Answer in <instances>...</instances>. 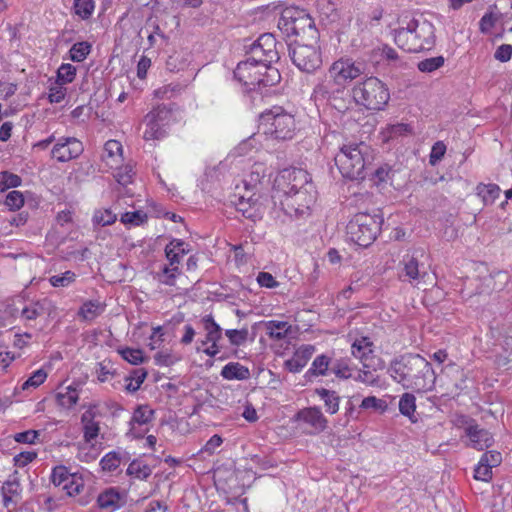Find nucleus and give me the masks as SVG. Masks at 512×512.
<instances>
[{
  "label": "nucleus",
  "mask_w": 512,
  "mask_h": 512,
  "mask_svg": "<svg viewBox=\"0 0 512 512\" xmlns=\"http://www.w3.org/2000/svg\"><path fill=\"white\" fill-rule=\"evenodd\" d=\"M235 78L249 89L256 86H272L280 79L278 70L272 66L259 63L251 57L238 63L235 71Z\"/></svg>",
  "instance_id": "obj_8"
},
{
  "label": "nucleus",
  "mask_w": 512,
  "mask_h": 512,
  "mask_svg": "<svg viewBox=\"0 0 512 512\" xmlns=\"http://www.w3.org/2000/svg\"><path fill=\"white\" fill-rule=\"evenodd\" d=\"M47 378V373L44 369H38L32 373V375L22 384V390H28L30 388H37Z\"/></svg>",
  "instance_id": "obj_51"
},
{
  "label": "nucleus",
  "mask_w": 512,
  "mask_h": 512,
  "mask_svg": "<svg viewBox=\"0 0 512 512\" xmlns=\"http://www.w3.org/2000/svg\"><path fill=\"white\" fill-rule=\"evenodd\" d=\"M78 399V390L72 386L60 387L55 394L56 403L63 409L72 408L76 405Z\"/></svg>",
  "instance_id": "obj_29"
},
{
  "label": "nucleus",
  "mask_w": 512,
  "mask_h": 512,
  "mask_svg": "<svg viewBox=\"0 0 512 512\" xmlns=\"http://www.w3.org/2000/svg\"><path fill=\"white\" fill-rule=\"evenodd\" d=\"M147 219L146 213L141 210L126 212L121 216V222L126 225L139 226Z\"/></svg>",
  "instance_id": "obj_52"
},
{
  "label": "nucleus",
  "mask_w": 512,
  "mask_h": 512,
  "mask_svg": "<svg viewBox=\"0 0 512 512\" xmlns=\"http://www.w3.org/2000/svg\"><path fill=\"white\" fill-rule=\"evenodd\" d=\"M321 400L324 401L325 409L330 414H335L339 410L340 397L335 391L319 389L316 391Z\"/></svg>",
  "instance_id": "obj_36"
},
{
  "label": "nucleus",
  "mask_w": 512,
  "mask_h": 512,
  "mask_svg": "<svg viewBox=\"0 0 512 512\" xmlns=\"http://www.w3.org/2000/svg\"><path fill=\"white\" fill-rule=\"evenodd\" d=\"M444 62V57L437 56L420 61L417 67L421 72L432 73L437 69L441 68L444 65Z\"/></svg>",
  "instance_id": "obj_46"
},
{
  "label": "nucleus",
  "mask_w": 512,
  "mask_h": 512,
  "mask_svg": "<svg viewBox=\"0 0 512 512\" xmlns=\"http://www.w3.org/2000/svg\"><path fill=\"white\" fill-rule=\"evenodd\" d=\"M154 360L157 365L169 366L176 361V358L169 350L166 349L157 352L154 356Z\"/></svg>",
  "instance_id": "obj_64"
},
{
  "label": "nucleus",
  "mask_w": 512,
  "mask_h": 512,
  "mask_svg": "<svg viewBox=\"0 0 512 512\" xmlns=\"http://www.w3.org/2000/svg\"><path fill=\"white\" fill-rule=\"evenodd\" d=\"M314 352V346L302 345L295 351L290 359L285 361V368L292 373L300 372L306 366Z\"/></svg>",
  "instance_id": "obj_25"
},
{
  "label": "nucleus",
  "mask_w": 512,
  "mask_h": 512,
  "mask_svg": "<svg viewBox=\"0 0 512 512\" xmlns=\"http://www.w3.org/2000/svg\"><path fill=\"white\" fill-rule=\"evenodd\" d=\"M114 178L121 185H127L132 182L134 176L133 166L131 164L119 165L114 168Z\"/></svg>",
  "instance_id": "obj_42"
},
{
  "label": "nucleus",
  "mask_w": 512,
  "mask_h": 512,
  "mask_svg": "<svg viewBox=\"0 0 512 512\" xmlns=\"http://www.w3.org/2000/svg\"><path fill=\"white\" fill-rule=\"evenodd\" d=\"M121 463L119 455L115 452H109L100 461V465L104 471L112 472L116 470Z\"/></svg>",
  "instance_id": "obj_55"
},
{
  "label": "nucleus",
  "mask_w": 512,
  "mask_h": 512,
  "mask_svg": "<svg viewBox=\"0 0 512 512\" xmlns=\"http://www.w3.org/2000/svg\"><path fill=\"white\" fill-rule=\"evenodd\" d=\"M226 336L228 337L230 343L232 345H241L243 344L248 336V331L246 329L237 330V329H230L226 330Z\"/></svg>",
  "instance_id": "obj_62"
},
{
  "label": "nucleus",
  "mask_w": 512,
  "mask_h": 512,
  "mask_svg": "<svg viewBox=\"0 0 512 512\" xmlns=\"http://www.w3.org/2000/svg\"><path fill=\"white\" fill-rule=\"evenodd\" d=\"M355 102L370 110H381L388 103L390 95L385 85L376 77H368L352 89Z\"/></svg>",
  "instance_id": "obj_10"
},
{
  "label": "nucleus",
  "mask_w": 512,
  "mask_h": 512,
  "mask_svg": "<svg viewBox=\"0 0 512 512\" xmlns=\"http://www.w3.org/2000/svg\"><path fill=\"white\" fill-rule=\"evenodd\" d=\"M383 218L378 214L357 213L347 224L348 238L359 246L367 247L380 232Z\"/></svg>",
  "instance_id": "obj_9"
},
{
  "label": "nucleus",
  "mask_w": 512,
  "mask_h": 512,
  "mask_svg": "<svg viewBox=\"0 0 512 512\" xmlns=\"http://www.w3.org/2000/svg\"><path fill=\"white\" fill-rule=\"evenodd\" d=\"M313 43L304 44L295 42L289 48V55L292 62L304 72L311 73L322 65V57L317 40Z\"/></svg>",
  "instance_id": "obj_13"
},
{
  "label": "nucleus",
  "mask_w": 512,
  "mask_h": 512,
  "mask_svg": "<svg viewBox=\"0 0 512 512\" xmlns=\"http://www.w3.org/2000/svg\"><path fill=\"white\" fill-rule=\"evenodd\" d=\"M278 27L287 35L307 36L311 40L318 39V31L311 16L298 7H286L282 10Z\"/></svg>",
  "instance_id": "obj_11"
},
{
  "label": "nucleus",
  "mask_w": 512,
  "mask_h": 512,
  "mask_svg": "<svg viewBox=\"0 0 512 512\" xmlns=\"http://www.w3.org/2000/svg\"><path fill=\"white\" fill-rule=\"evenodd\" d=\"M446 152V145L442 141H437L433 144L430 156H429V162L431 165H436L444 156Z\"/></svg>",
  "instance_id": "obj_61"
},
{
  "label": "nucleus",
  "mask_w": 512,
  "mask_h": 512,
  "mask_svg": "<svg viewBox=\"0 0 512 512\" xmlns=\"http://www.w3.org/2000/svg\"><path fill=\"white\" fill-rule=\"evenodd\" d=\"M84 487V480L81 475L77 473L70 474L67 476L66 482L61 488L66 491L69 496L78 495Z\"/></svg>",
  "instance_id": "obj_39"
},
{
  "label": "nucleus",
  "mask_w": 512,
  "mask_h": 512,
  "mask_svg": "<svg viewBox=\"0 0 512 512\" xmlns=\"http://www.w3.org/2000/svg\"><path fill=\"white\" fill-rule=\"evenodd\" d=\"M396 45L407 52L430 50L435 42V29L425 19H410L394 31Z\"/></svg>",
  "instance_id": "obj_4"
},
{
  "label": "nucleus",
  "mask_w": 512,
  "mask_h": 512,
  "mask_svg": "<svg viewBox=\"0 0 512 512\" xmlns=\"http://www.w3.org/2000/svg\"><path fill=\"white\" fill-rule=\"evenodd\" d=\"M360 407L362 409H373V410L385 411L387 408V405H386L385 401L382 399H379L375 396H368L362 400Z\"/></svg>",
  "instance_id": "obj_60"
},
{
  "label": "nucleus",
  "mask_w": 512,
  "mask_h": 512,
  "mask_svg": "<svg viewBox=\"0 0 512 512\" xmlns=\"http://www.w3.org/2000/svg\"><path fill=\"white\" fill-rule=\"evenodd\" d=\"M290 329L291 325L286 321L272 320L266 323L267 335L277 340L285 338Z\"/></svg>",
  "instance_id": "obj_37"
},
{
  "label": "nucleus",
  "mask_w": 512,
  "mask_h": 512,
  "mask_svg": "<svg viewBox=\"0 0 512 512\" xmlns=\"http://www.w3.org/2000/svg\"><path fill=\"white\" fill-rule=\"evenodd\" d=\"M189 250L185 248V243L181 240H172L166 247H165V254L166 258L168 260V265H166V268H175L176 270L179 269V265L181 262V258L188 253Z\"/></svg>",
  "instance_id": "obj_27"
},
{
  "label": "nucleus",
  "mask_w": 512,
  "mask_h": 512,
  "mask_svg": "<svg viewBox=\"0 0 512 512\" xmlns=\"http://www.w3.org/2000/svg\"><path fill=\"white\" fill-rule=\"evenodd\" d=\"M364 71L365 65L362 62L342 57L330 65L325 78L315 86L314 94L316 97L330 98L334 93L343 91L349 83L361 76Z\"/></svg>",
  "instance_id": "obj_3"
},
{
  "label": "nucleus",
  "mask_w": 512,
  "mask_h": 512,
  "mask_svg": "<svg viewBox=\"0 0 512 512\" xmlns=\"http://www.w3.org/2000/svg\"><path fill=\"white\" fill-rule=\"evenodd\" d=\"M352 355L361 363L380 359L373 354V342L368 337H360L351 344Z\"/></svg>",
  "instance_id": "obj_26"
},
{
  "label": "nucleus",
  "mask_w": 512,
  "mask_h": 512,
  "mask_svg": "<svg viewBox=\"0 0 512 512\" xmlns=\"http://www.w3.org/2000/svg\"><path fill=\"white\" fill-rule=\"evenodd\" d=\"M105 311V305L97 300L86 301L78 311V316L85 321H92Z\"/></svg>",
  "instance_id": "obj_31"
},
{
  "label": "nucleus",
  "mask_w": 512,
  "mask_h": 512,
  "mask_svg": "<svg viewBox=\"0 0 512 512\" xmlns=\"http://www.w3.org/2000/svg\"><path fill=\"white\" fill-rule=\"evenodd\" d=\"M83 152L82 142L75 137H62L51 150V156L59 162H68Z\"/></svg>",
  "instance_id": "obj_17"
},
{
  "label": "nucleus",
  "mask_w": 512,
  "mask_h": 512,
  "mask_svg": "<svg viewBox=\"0 0 512 512\" xmlns=\"http://www.w3.org/2000/svg\"><path fill=\"white\" fill-rule=\"evenodd\" d=\"M20 494V483L15 476L6 480L2 486L3 503L9 507L10 503L15 502Z\"/></svg>",
  "instance_id": "obj_33"
},
{
  "label": "nucleus",
  "mask_w": 512,
  "mask_h": 512,
  "mask_svg": "<svg viewBox=\"0 0 512 512\" xmlns=\"http://www.w3.org/2000/svg\"><path fill=\"white\" fill-rule=\"evenodd\" d=\"M116 219V214L109 209L97 210L93 215V223L99 226L111 225L116 221Z\"/></svg>",
  "instance_id": "obj_49"
},
{
  "label": "nucleus",
  "mask_w": 512,
  "mask_h": 512,
  "mask_svg": "<svg viewBox=\"0 0 512 512\" xmlns=\"http://www.w3.org/2000/svg\"><path fill=\"white\" fill-rule=\"evenodd\" d=\"M76 75V68L71 64H62L57 71L56 82L66 85L71 83Z\"/></svg>",
  "instance_id": "obj_48"
},
{
  "label": "nucleus",
  "mask_w": 512,
  "mask_h": 512,
  "mask_svg": "<svg viewBox=\"0 0 512 512\" xmlns=\"http://www.w3.org/2000/svg\"><path fill=\"white\" fill-rule=\"evenodd\" d=\"M44 310V306L40 302L31 303L30 305L23 308L21 317L27 321L35 320L44 314Z\"/></svg>",
  "instance_id": "obj_53"
},
{
  "label": "nucleus",
  "mask_w": 512,
  "mask_h": 512,
  "mask_svg": "<svg viewBox=\"0 0 512 512\" xmlns=\"http://www.w3.org/2000/svg\"><path fill=\"white\" fill-rule=\"evenodd\" d=\"M388 373L403 388L416 392L431 391L436 381L430 362L419 354H406L394 359Z\"/></svg>",
  "instance_id": "obj_2"
},
{
  "label": "nucleus",
  "mask_w": 512,
  "mask_h": 512,
  "mask_svg": "<svg viewBox=\"0 0 512 512\" xmlns=\"http://www.w3.org/2000/svg\"><path fill=\"white\" fill-rule=\"evenodd\" d=\"M250 57L259 63L271 66L279 59L275 37L270 33L261 35L251 46Z\"/></svg>",
  "instance_id": "obj_16"
},
{
  "label": "nucleus",
  "mask_w": 512,
  "mask_h": 512,
  "mask_svg": "<svg viewBox=\"0 0 512 512\" xmlns=\"http://www.w3.org/2000/svg\"><path fill=\"white\" fill-rule=\"evenodd\" d=\"M127 473L137 479L143 480L150 476L151 469L148 465L140 461H133L129 464Z\"/></svg>",
  "instance_id": "obj_44"
},
{
  "label": "nucleus",
  "mask_w": 512,
  "mask_h": 512,
  "mask_svg": "<svg viewBox=\"0 0 512 512\" xmlns=\"http://www.w3.org/2000/svg\"><path fill=\"white\" fill-rule=\"evenodd\" d=\"M102 162L109 168H118L123 161V147L117 140H108L101 154Z\"/></svg>",
  "instance_id": "obj_24"
},
{
  "label": "nucleus",
  "mask_w": 512,
  "mask_h": 512,
  "mask_svg": "<svg viewBox=\"0 0 512 512\" xmlns=\"http://www.w3.org/2000/svg\"><path fill=\"white\" fill-rule=\"evenodd\" d=\"M221 376L227 380H246L250 377V371L238 362H230L222 368Z\"/></svg>",
  "instance_id": "obj_30"
},
{
  "label": "nucleus",
  "mask_w": 512,
  "mask_h": 512,
  "mask_svg": "<svg viewBox=\"0 0 512 512\" xmlns=\"http://www.w3.org/2000/svg\"><path fill=\"white\" fill-rule=\"evenodd\" d=\"M484 287L479 293H489L494 290H502L508 280L506 272L498 271L494 274H489L483 278Z\"/></svg>",
  "instance_id": "obj_32"
},
{
  "label": "nucleus",
  "mask_w": 512,
  "mask_h": 512,
  "mask_svg": "<svg viewBox=\"0 0 512 512\" xmlns=\"http://www.w3.org/2000/svg\"><path fill=\"white\" fill-rule=\"evenodd\" d=\"M465 434L469 438L468 446L476 450H484L491 447L494 439L489 431L480 428L477 424H471L465 428Z\"/></svg>",
  "instance_id": "obj_23"
},
{
  "label": "nucleus",
  "mask_w": 512,
  "mask_h": 512,
  "mask_svg": "<svg viewBox=\"0 0 512 512\" xmlns=\"http://www.w3.org/2000/svg\"><path fill=\"white\" fill-rule=\"evenodd\" d=\"M200 323L204 337L199 341L201 346L197 347V350L209 357H215L221 351L219 342L222 340V329L211 315L202 317Z\"/></svg>",
  "instance_id": "obj_15"
},
{
  "label": "nucleus",
  "mask_w": 512,
  "mask_h": 512,
  "mask_svg": "<svg viewBox=\"0 0 512 512\" xmlns=\"http://www.w3.org/2000/svg\"><path fill=\"white\" fill-rule=\"evenodd\" d=\"M411 132L409 125L404 123H397L388 125L383 130V136L385 140H389L398 136H403Z\"/></svg>",
  "instance_id": "obj_45"
},
{
  "label": "nucleus",
  "mask_w": 512,
  "mask_h": 512,
  "mask_svg": "<svg viewBox=\"0 0 512 512\" xmlns=\"http://www.w3.org/2000/svg\"><path fill=\"white\" fill-rule=\"evenodd\" d=\"M330 364V358L326 355L317 356L309 369V373L313 375H325Z\"/></svg>",
  "instance_id": "obj_50"
},
{
  "label": "nucleus",
  "mask_w": 512,
  "mask_h": 512,
  "mask_svg": "<svg viewBox=\"0 0 512 512\" xmlns=\"http://www.w3.org/2000/svg\"><path fill=\"white\" fill-rule=\"evenodd\" d=\"M277 190L272 196L279 201L285 214L291 217L307 215L316 201V190L309 173L303 169L283 170L276 179Z\"/></svg>",
  "instance_id": "obj_1"
},
{
  "label": "nucleus",
  "mask_w": 512,
  "mask_h": 512,
  "mask_svg": "<svg viewBox=\"0 0 512 512\" xmlns=\"http://www.w3.org/2000/svg\"><path fill=\"white\" fill-rule=\"evenodd\" d=\"M5 205L10 210L20 209L24 205L23 194L16 190L10 191L6 196Z\"/></svg>",
  "instance_id": "obj_57"
},
{
  "label": "nucleus",
  "mask_w": 512,
  "mask_h": 512,
  "mask_svg": "<svg viewBox=\"0 0 512 512\" xmlns=\"http://www.w3.org/2000/svg\"><path fill=\"white\" fill-rule=\"evenodd\" d=\"M502 462V455L496 450L485 452L474 469L476 480L489 482L492 479V469L498 467Z\"/></svg>",
  "instance_id": "obj_19"
},
{
  "label": "nucleus",
  "mask_w": 512,
  "mask_h": 512,
  "mask_svg": "<svg viewBox=\"0 0 512 512\" xmlns=\"http://www.w3.org/2000/svg\"><path fill=\"white\" fill-rule=\"evenodd\" d=\"M171 116V110L164 105H159L152 109L143 120L145 124L144 140H159L165 137L166 127L170 123Z\"/></svg>",
  "instance_id": "obj_14"
},
{
  "label": "nucleus",
  "mask_w": 512,
  "mask_h": 512,
  "mask_svg": "<svg viewBox=\"0 0 512 512\" xmlns=\"http://www.w3.org/2000/svg\"><path fill=\"white\" fill-rule=\"evenodd\" d=\"M75 14L82 20L89 19L95 10L94 0H74L73 4Z\"/></svg>",
  "instance_id": "obj_40"
},
{
  "label": "nucleus",
  "mask_w": 512,
  "mask_h": 512,
  "mask_svg": "<svg viewBox=\"0 0 512 512\" xmlns=\"http://www.w3.org/2000/svg\"><path fill=\"white\" fill-rule=\"evenodd\" d=\"M123 497L116 488H108L97 497L99 508L104 510H116L121 507Z\"/></svg>",
  "instance_id": "obj_28"
},
{
  "label": "nucleus",
  "mask_w": 512,
  "mask_h": 512,
  "mask_svg": "<svg viewBox=\"0 0 512 512\" xmlns=\"http://www.w3.org/2000/svg\"><path fill=\"white\" fill-rule=\"evenodd\" d=\"M267 170L265 164L254 163L249 174L243 180L245 192L239 196L237 209L248 219L256 220L262 217L264 201L267 199H263L257 193V188L261 184V180L267 175Z\"/></svg>",
  "instance_id": "obj_5"
},
{
  "label": "nucleus",
  "mask_w": 512,
  "mask_h": 512,
  "mask_svg": "<svg viewBox=\"0 0 512 512\" xmlns=\"http://www.w3.org/2000/svg\"><path fill=\"white\" fill-rule=\"evenodd\" d=\"M294 421L299 425L307 426L310 433H320L327 427V419L318 407L301 409L294 416Z\"/></svg>",
  "instance_id": "obj_18"
},
{
  "label": "nucleus",
  "mask_w": 512,
  "mask_h": 512,
  "mask_svg": "<svg viewBox=\"0 0 512 512\" xmlns=\"http://www.w3.org/2000/svg\"><path fill=\"white\" fill-rule=\"evenodd\" d=\"M154 418V410L151 409L148 405H139L133 412L131 420L129 422L130 429L128 434L133 437H141L145 432H147V428H142L147 426Z\"/></svg>",
  "instance_id": "obj_21"
},
{
  "label": "nucleus",
  "mask_w": 512,
  "mask_h": 512,
  "mask_svg": "<svg viewBox=\"0 0 512 512\" xmlns=\"http://www.w3.org/2000/svg\"><path fill=\"white\" fill-rule=\"evenodd\" d=\"M316 8L322 21L331 23L337 19L336 4L332 0H317Z\"/></svg>",
  "instance_id": "obj_35"
},
{
  "label": "nucleus",
  "mask_w": 512,
  "mask_h": 512,
  "mask_svg": "<svg viewBox=\"0 0 512 512\" xmlns=\"http://www.w3.org/2000/svg\"><path fill=\"white\" fill-rule=\"evenodd\" d=\"M90 50L91 46L87 42L75 43L69 51L70 59L75 62H82L86 59Z\"/></svg>",
  "instance_id": "obj_43"
},
{
  "label": "nucleus",
  "mask_w": 512,
  "mask_h": 512,
  "mask_svg": "<svg viewBox=\"0 0 512 512\" xmlns=\"http://www.w3.org/2000/svg\"><path fill=\"white\" fill-rule=\"evenodd\" d=\"M66 88L63 84L55 82L51 85L48 93V100L50 103H60L66 96Z\"/></svg>",
  "instance_id": "obj_58"
},
{
  "label": "nucleus",
  "mask_w": 512,
  "mask_h": 512,
  "mask_svg": "<svg viewBox=\"0 0 512 512\" xmlns=\"http://www.w3.org/2000/svg\"><path fill=\"white\" fill-rule=\"evenodd\" d=\"M399 411L403 416H406L410 419L412 423L417 422V418L415 416L416 411V398L411 393H404L399 400Z\"/></svg>",
  "instance_id": "obj_34"
},
{
  "label": "nucleus",
  "mask_w": 512,
  "mask_h": 512,
  "mask_svg": "<svg viewBox=\"0 0 512 512\" xmlns=\"http://www.w3.org/2000/svg\"><path fill=\"white\" fill-rule=\"evenodd\" d=\"M21 184V178L10 172L0 173V190L5 191L9 188L18 187Z\"/></svg>",
  "instance_id": "obj_54"
},
{
  "label": "nucleus",
  "mask_w": 512,
  "mask_h": 512,
  "mask_svg": "<svg viewBox=\"0 0 512 512\" xmlns=\"http://www.w3.org/2000/svg\"><path fill=\"white\" fill-rule=\"evenodd\" d=\"M424 258L425 253L420 249L406 253L398 265V278L413 286L426 283L429 273Z\"/></svg>",
  "instance_id": "obj_12"
},
{
  "label": "nucleus",
  "mask_w": 512,
  "mask_h": 512,
  "mask_svg": "<svg viewBox=\"0 0 512 512\" xmlns=\"http://www.w3.org/2000/svg\"><path fill=\"white\" fill-rule=\"evenodd\" d=\"M123 359L133 365H138L144 361L143 352L140 349L125 348L119 351Z\"/></svg>",
  "instance_id": "obj_56"
},
{
  "label": "nucleus",
  "mask_w": 512,
  "mask_h": 512,
  "mask_svg": "<svg viewBox=\"0 0 512 512\" xmlns=\"http://www.w3.org/2000/svg\"><path fill=\"white\" fill-rule=\"evenodd\" d=\"M477 194L487 204H492L499 197L501 189L496 184H479L477 186Z\"/></svg>",
  "instance_id": "obj_38"
},
{
  "label": "nucleus",
  "mask_w": 512,
  "mask_h": 512,
  "mask_svg": "<svg viewBox=\"0 0 512 512\" xmlns=\"http://www.w3.org/2000/svg\"><path fill=\"white\" fill-rule=\"evenodd\" d=\"M258 129L268 139L287 141L295 136L298 123L292 113L281 106H273L260 115Z\"/></svg>",
  "instance_id": "obj_6"
},
{
  "label": "nucleus",
  "mask_w": 512,
  "mask_h": 512,
  "mask_svg": "<svg viewBox=\"0 0 512 512\" xmlns=\"http://www.w3.org/2000/svg\"><path fill=\"white\" fill-rule=\"evenodd\" d=\"M256 280L264 288L273 289L279 286V282L268 272H259Z\"/></svg>",
  "instance_id": "obj_63"
},
{
  "label": "nucleus",
  "mask_w": 512,
  "mask_h": 512,
  "mask_svg": "<svg viewBox=\"0 0 512 512\" xmlns=\"http://www.w3.org/2000/svg\"><path fill=\"white\" fill-rule=\"evenodd\" d=\"M371 148L364 142L343 144L335 155V164L343 177L350 180L364 178V170L370 162Z\"/></svg>",
  "instance_id": "obj_7"
},
{
  "label": "nucleus",
  "mask_w": 512,
  "mask_h": 512,
  "mask_svg": "<svg viewBox=\"0 0 512 512\" xmlns=\"http://www.w3.org/2000/svg\"><path fill=\"white\" fill-rule=\"evenodd\" d=\"M331 370L338 378H354L353 369L350 367L347 360H337L335 363H333Z\"/></svg>",
  "instance_id": "obj_47"
},
{
  "label": "nucleus",
  "mask_w": 512,
  "mask_h": 512,
  "mask_svg": "<svg viewBox=\"0 0 512 512\" xmlns=\"http://www.w3.org/2000/svg\"><path fill=\"white\" fill-rule=\"evenodd\" d=\"M178 275H180V269L164 267L158 274V280L162 284L173 286Z\"/></svg>",
  "instance_id": "obj_59"
},
{
  "label": "nucleus",
  "mask_w": 512,
  "mask_h": 512,
  "mask_svg": "<svg viewBox=\"0 0 512 512\" xmlns=\"http://www.w3.org/2000/svg\"><path fill=\"white\" fill-rule=\"evenodd\" d=\"M99 415L98 407L96 405H90L81 416L83 438L88 444H92L100 433L99 422L96 420Z\"/></svg>",
  "instance_id": "obj_22"
},
{
  "label": "nucleus",
  "mask_w": 512,
  "mask_h": 512,
  "mask_svg": "<svg viewBox=\"0 0 512 512\" xmlns=\"http://www.w3.org/2000/svg\"><path fill=\"white\" fill-rule=\"evenodd\" d=\"M77 279V275L70 270L53 275L49 278V283L55 288H66L72 285Z\"/></svg>",
  "instance_id": "obj_41"
},
{
  "label": "nucleus",
  "mask_w": 512,
  "mask_h": 512,
  "mask_svg": "<svg viewBox=\"0 0 512 512\" xmlns=\"http://www.w3.org/2000/svg\"><path fill=\"white\" fill-rule=\"evenodd\" d=\"M383 369L384 361L382 359L364 362L362 368L354 375V379L367 386L381 387V378L377 372Z\"/></svg>",
  "instance_id": "obj_20"
}]
</instances>
